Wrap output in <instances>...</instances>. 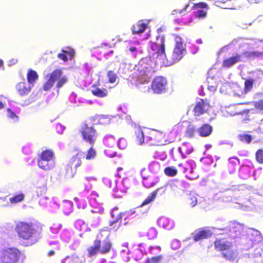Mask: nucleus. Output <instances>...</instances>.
<instances>
[{"label":"nucleus","instance_id":"14","mask_svg":"<svg viewBox=\"0 0 263 263\" xmlns=\"http://www.w3.org/2000/svg\"><path fill=\"white\" fill-rule=\"evenodd\" d=\"M241 55L238 53H234L232 56L224 59L222 62V67L223 68H230L236 64L241 62Z\"/></svg>","mask_w":263,"mask_h":263},{"label":"nucleus","instance_id":"62","mask_svg":"<svg viewBox=\"0 0 263 263\" xmlns=\"http://www.w3.org/2000/svg\"><path fill=\"white\" fill-rule=\"evenodd\" d=\"M157 248L159 249V251H160V250H161V248H160V247H157Z\"/></svg>","mask_w":263,"mask_h":263},{"label":"nucleus","instance_id":"61","mask_svg":"<svg viewBox=\"0 0 263 263\" xmlns=\"http://www.w3.org/2000/svg\"><path fill=\"white\" fill-rule=\"evenodd\" d=\"M122 170V168H121V167H119V168H118V171H119V170Z\"/></svg>","mask_w":263,"mask_h":263},{"label":"nucleus","instance_id":"15","mask_svg":"<svg viewBox=\"0 0 263 263\" xmlns=\"http://www.w3.org/2000/svg\"><path fill=\"white\" fill-rule=\"evenodd\" d=\"M148 23L144 20H139L132 27L133 34H141L147 28Z\"/></svg>","mask_w":263,"mask_h":263},{"label":"nucleus","instance_id":"31","mask_svg":"<svg viewBox=\"0 0 263 263\" xmlns=\"http://www.w3.org/2000/svg\"><path fill=\"white\" fill-rule=\"evenodd\" d=\"M161 188H158L156 190L152 192L142 202L141 206H144L145 205L148 204L153 201L154 199L156 198L158 191Z\"/></svg>","mask_w":263,"mask_h":263},{"label":"nucleus","instance_id":"50","mask_svg":"<svg viewBox=\"0 0 263 263\" xmlns=\"http://www.w3.org/2000/svg\"><path fill=\"white\" fill-rule=\"evenodd\" d=\"M254 106L257 109L263 110V99L255 102Z\"/></svg>","mask_w":263,"mask_h":263},{"label":"nucleus","instance_id":"20","mask_svg":"<svg viewBox=\"0 0 263 263\" xmlns=\"http://www.w3.org/2000/svg\"><path fill=\"white\" fill-rule=\"evenodd\" d=\"M239 160L237 158L233 157L229 159V162L226 165L228 172L232 174L235 173L238 167Z\"/></svg>","mask_w":263,"mask_h":263},{"label":"nucleus","instance_id":"2","mask_svg":"<svg viewBox=\"0 0 263 263\" xmlns=\"http://www.w3.org/2000/svg\"><path fill=\"white\" fill-rule=\"evenodd\" d=\"M15 230L18 237L26 241V246H30L39 241L37 235L41 232L42 227L35 223L18 221L16 224Z\"/></svg>","mask_w":263,"mask_h":263},{"label":"nucleus","instance_id":"60","mask_svg":"<svg viewBox=\"0 0 263 263\" xmlns=\"http://www.w3.org/2000/svg\"><path fill=\"white\" fill-rule=\"evenodd\" d=\"M181 149H182V147H179L178 150H179V151L180 153H182V151H181Z\"/></svg>","mask_w":263,"mask_h":263},{"label":"nucleus","instance_id":"29","mask_svg":"<svg viewBox=\"0 0 263 263\" xmlns=\"http://www.w3.org/2000/svg\"><path fill=\"white\" fill-rule=\"evenodd\" d=\"M92 94L98 98H104L107 96L108 90L105 88L101 89L98 87H95L91 91Z\"/></svg>","mask_w":263,"mask_h":263},{"label":"nucleus","instance_id":"33","mask_svg":"<svg viewBox=\"0 0 263 263\" xmlns=\"http://www.w3.org/2000/svg\"><path fill=\"white\" fill-rule=\"evenodd\" d=\"M25 195L23 193L16 194L9 198V201L11 204H15L24 200Z\"/></svg>","mask_w":263,"mask_h":263},{"label":"nucleus","instance_id":"41","mask_svg":"<svg viewBox=\"0 0 263 263\" xmlns=\"http://www.w3.org/2000/svg\"><path fill=\"white\" fill-rule=\"evenodd\" d=\"M142 178L143 180V184L146 187H151L153 186L156 183V182L154 181V180L151 177H142Z\"/></svg>","mask_w":263,"mask_h":263},{"label":"nucleus","instance_id":"46","mask_svg":"<svg viewBox=\"0 0 263 263\" xmlns=\"http://www.w3.org/2000/svg\"><path fill=\"white\" fill-rule=\"evenodd\" d=\"M162 258V255H158L157 256L148 258L146 260L145 263H159L161 261Z\"/></svg>","mask_w":263,"mask_h":263},{"label":"nucleus","instance_id":"7","mask_svg":"<svg viewBox=\"0 0 263 263\" xmlns=\"http://www.w3.org/2000/svg\"><path fill=\"white\" fill-rule=\"evenodd\" d=\"M54 153L51 150L43 151L39 157L37 164L39 167L44 170H50L54 167Z\"/></svg>","mask_w":263,"mask_h":263},{"label":"nucleus","instance_id":"11","mask_svg":"<svg viewBox=\"0 0 263 263\" xmlns=\"http://www.w3.org/2000/svg\"><path fill=\"white\" fill-rule=\"evenodd\" d=\"M175 40L176 43L173 52V62L180 60L183 57L182 54L184 50L182 39L180 36L176 35Z\"/></svg>","mask_w":263,"mask_h":263},{"label":"nucleus","instance_id":"51","mask_svg":"<svg viewBox=\"0 0 263 263\" xmlns=\"http://www.w3.org/2000/svg\"><path fill=\"white\" fill-rule=\"evenodd\" d=\"M261 54H262V53L257 51L250 52L248 53V57L250 58L258 57Z\"/></svg>","mask_w":263,"mask_h":263},{"label":"nucleus","instance_id":"1","mask_svg":"<svg viewBox=\"0 0 263 263\" xmlns=\"http://www.w3.org/2000/svg\"><path fill=\"white\" fill-rule=\"evenodd\" d=\"M175 132L171 131L168 133L156 130H148L144 133L139 127L135 128L134 140L138 145H142L144 142L152 145L164 144L163 142L171 143L175 140L173 135Z\"/></svg>","mask_w":263,"mask_h":263},{"label":"nucleus","instance_id":"3","mask_svg":"<svg viewBox=\"0 0 263 263\" xmlns=\"http://www.w3.org/2000/svg\"><path fill=\"white\" fill-rule=\"evenodd\" d=\"M48 79L43 85V89L45 91L49 90L56 82L55 87L59 89L65 85L68 82V78L63 75V72L61 68L54 69L49 74Z\"/></svg>","mask_w":263,"mask_h":263},{"label":"nucleus","instance_id":"13","mask_svg":"<svg viewBox=\"0 0 263 263\" xmlns=\"http://www.w3.org/2000/svg\"><path fill=\"white\" fill-rule=\"evenodd\" d=\"M193 10H196L195 15L199 18L204 17L207 14L208 6L205 2L194 3L192 6Z\"/></svg>","mask_w":263,"mask_h":263},{"label":"nucleus","instance_id":"59","mask_svg":"<svg viewBox=\"0 0 263 263\" xmlns=\"http://www.w3.org/2000/svg\"><path fill=\"white\" fill-rule=\"evenodd\" d=\"M248 1L249 2H256L258 1V0H248Z\"/></svg>","mask_w":263,"mask_h":263},{"label":"nucleus","instance_id":"47","mask_svg":"<svg viewBox=\"0 0 263 263\" xmlns=\"http://www.w3.org/2000/svg\"><path fill=\"white\" fill-rule=\"evenodd\" d=\"M195 131L196 129L194 127L189 126L185 131V135L188 138H192L194 136Z\"/></svg>","mask_w":263,"mask_h":263},{"label":"nucleus","instance_id":"54","mask_svg":"<svg viewBox=\"0 0 263 263\" xmlns=\"http://www.w3.org/2000/svg\"><path fill=\"white\" fill-rule=\"evenodd\" d=\"M54 254H55V252H54V251H53V250H50V251H49L48 252L47 255H48V256L50 257V256H51L54 255Z\"/></svg>","mask_w":263,"mask_h":263},{"label":"nucleus","instance_id":"45","mask_svg":"<svg viewBox=\"0 0 263 263\" xmlns=\"http://www.w3.org/2000/svg\"><path fill=\"white\" fill-rule=\"evenodd\" d=\"M63 263H79V258L75 256H67L63 260Z\"/></svg>","mask_w":263,"mask_h":263},{"label":"nucleus","instance_id":"58","mask_svg":"<svg viewBox=\"0 0 263 263\" xmlns=\"http://www.w3.org/2000/svg\"><path fill=\"white\" fill-rule=\"evenodd\" d=\"M4 107V105L0 101V109H2Z\"/></svg>","mask_w":263,"mask_h":263},{"label":"nucleus","instance_id":"9","mask_svg":"<svg viewBox=\"0 0 263 263\" xmlns=\"http://www.w3.org/2000/svg\"><path fill=\"white\" fill-rule=\"evenodd\" d=\"M166 85V80L162 76H158L153 80L151 84V88L154 93L161 94L165 92Z\"/></svg>","mask_w":263,"mask_h":263},{"label":"nucleus","instance_id":"26","mask_svg":"<svg viewBox=\"0 0 263 263\" xmlns=\"http://www.w3.org/2000/svg\"><path fill=\"white\" fill-rule=\"evenodd\" d=\"M61 210L65 215H69L73 211V203L71 201H65L61 205Z\"/></svg>","mask_w":263,"mask_h":263},{"label":"nucleus","instance_id":"36","mask_svg":"<svg viewBox=\"0 0 263 263\" xmlns=\"http://www.w3.org/2000/svg\"><path fill=\"white\" fill-rule=\"evenodd\" d=\"M62 52L63 53H60L58 54V57L65 62L68 61V58L65 53L69 54L71 57H73L74 54V51L72 49H71L69 51L62 50Z\"/></svg>","mask_w":263,"mask_h":263},{"label":"nucleus","instance_id":"27","mask_svg":"<svg viewBox=\"0 0 263 263\" xmlns=\"http://www.w3.org/2000/svg\"><path fill=\"white\" fill-rule=\"evenodd\" d=\"M38 78V74L35 70L29 69L28 71L27 74V80L30 84L33 85L35 81L37 80Z\"/></svg>","mask_w":263,"mask_h":263},{"label":"nucleus","instance_id":"18","mask_svg":"<svg viewBox=\"0 0 263 263\" xmlns=\"http://www.w3.org/2000/svg\"><path fill=\"white\" fill-rule=\"evenodd\" d=\"M31 87L25 82H21L17 84L16 89L21 96L27 95L31 91Z\"/></svg>","mask_w":263,"mask_h":263},{"label":"nucleus","instance_id":"8","mask_svg":"<svg viewBox=\"0 0 263 263\" xmlns=\"http://www.w3.org/2000/svg\"><path fill=\"white\" fill-rule=\"evenodd\" d=\"M215 249L218 251H227V253H222L223 257L228 259L233 257V251L231 250L232 243L224 238L217 239L214 243Z\"/></svg>","mask_w":263,"mask_h":263},{"label":"nucleus","instance_id":"48","mask_svg":"<svg viewBox=\"0 0 263 263\" xmlns=\"http://www.w3.org/2000/svg\"><path fill=\"white\" fill-rule=\"evenodd\" d=\"M108 225L109 226V229L110 231L113 230V231H117L118 229L120 228L121 226L119 225V224L114 222L112 223V221L110 220L108 222Z\"/></svg>","mask_w":263,"mask_h":263},{"label":"nucleus","instance_id":"30","mask_svg":"<svg viewBox=\"0 0 263 263\" xmlns=\"http://www.w3.org/2000/svg\"><path fill=\"white\" fill-rule=\"evenodd\" d=\"M243 230V226L237 222H233L230 226V231L235 233H241Z\"/></svg>","mask_w":263,"mask_h":263},{"label":"nucleus","instance_id":"6","mask_svg":"<svg viewBox=\"0 0 263 263\" xmlns=\"http://www.w3.org/2000/svg\"><path fill=\"white\" fill-rule=\"evenodd\" d=\"M21 255V252L17 248H8L2 250L0 261L2 263H17Z\"/></svg>","mask_w":263,"mask_h":263},{"label":"nucleus","instance_id":"34","mask_svg":"<svg viewBox=\"0 0 263 263\" xmlns=\"http://www.w3.org/2000/svg\"><path fill=\"white\" fill-rule=\"evenodd\" d=\"M186 203L191 207H194L197 203V199L195 194H189L187 195L186 199Z\"/></svg>","mask_w":263,"mask_h":263},{"label":"nucleus","instance_id":"23","mask_svg":"<svg viewBox=\"0 0 263 263\" xmlns=\"http://www.w3.org/2000/svg\"><path fill=\"white\" fill-rule=\"evenodd\" d=\"M213 130V127L208 124H203L198 129V132L199 136L202 137H206L209 136Z\"/></svg>","mask_w":263,"mask_h":263},{"label":"nucleus","instance_id":"5","mask_svg":"<svg viewBox=\"0 0 263 263\" xmlns=\"http://www.w3.org/2000/svg\"><path fill=\"white\" fill-rule=\"evenodd\" d=\"M80 133L83 140L93 146L96 142L97 132L93 126L85 122L81 125Z\"/></svg>","mask_w":263,"mask_h":263},{"label":"nucleus","instance_id":"42","mask_svg":"<svg viewBox=\"0 0 263 263\" xmlns=\"http://www.w3.org/2000/svg\"><path fill=\"white\" fill-rule=\"evenodd\" d=\"M47 191V185H43L36 188V194L38 197H42L46 195Z\"/></svg>","mask_w":263,"mask_h":263},{"label":"nucleus","instance_id":"56","mask_svg":"<svg viewBox=\"0 0 263 263\" xmlns=\"http://www.w3.org/2000/svg\"><path fill=\"white\" fill-rule=\"evenodd\" d=\"M181 22L183 23H190L191 22V18H189V20H181Z\"/></svg>","mask_w":263,"mask_h":263},{"label":"nucleus","instance_id":"4","mask_svg":"<svg viewBox=\"0 0 263 263\" xmlns=\"http://www.w3.org/2000/svg\"><path fill=\"white\" fill-rule=\"evenodd\" d=\"M156 39L160 40V42H153L150 45V48L153 51L152 56L154 59L161 60L163 63H164V60L166 58L165 36L159 35L156 36Z\"/></svg>","mask_w":263,"mask_h":263},{"label":"nucleus","instance_id":"43","mask_svg":"<svg viewBox=\"0 0 263 263\" xmlns=\"http://www.w3.org/2000/svg\"><path fill=\"white\" fill-rule=\"evenodd\" d=\"M255 159L260 164H263V149H259L255 153Z\"/></svg>","mask_w":263,"mask_h":263},{"label":"nucleus","instance_id":"52","mask_svg":"<svg viewBox=\"0 0 263 263\" xmlns=\"http://www.w3.org/2000/svg\"><path fill=\"white\" fill-rule=\"evenodd\" d=\"M7 111L8 112V117H10V118H14V117H16V116L15 115V113L14 112H13L11 109L10 108H8L7 109Z\"/></svg>","mask_w":263,"mask_h":263},{"label":"nucleus","instance_id":"35","mask_svg":"<svg viewBox=\"0 0 263 263\" xmlns=\"http://www.w3.org/2000/svg\"><path fill=\"white\" fill-rule=\"evenodd\" d=\"M239 140L244 143L250 144L252 140V136L247 134H242L238 136Z\"/></svg>","mask_w":263,"mask_h":263},{"label":"nucleus","instance_id":"44","mask_svg":"<svg viewBox=\"0 0 263 263\" xmlns=\"http://www.w3.org/2000/svg\"><path fill=\"white\" fill-rule=\"evenodd\" d=\"M107 76L108 78V81L110 83L116 82L118 78L117 74L112 70L108 71L107 72Z\"/></svg>","mask_w":263,"mask_h":263},{"label":"nucleus","instance_id":"25","mask_svg":"<svg viewBox=\"0 0 263 263\" xmlns=\"http://www.w3.org/2000/svg\"><path fill=\"white\" fill-rule=\"evenodd\" d=\"M256 81V80L250 77L245 79L243 88L245 93H247L253 89V84Z\"/></svg>","mask_w":263,"mask_h":263},{"label":"nucleus","instance_id":"38","mask_svg":"<svg viewBox=\"0 0 263 263\" xmlns=\"http://www.w3.org/2000/svg\"><path fill=\"white\" fill-rule=\"evenodd\" d=\"M104 153L106 156L109 157H113L116 154V146H105Z\"/></svg>","mask_w":263,"mask_h":263},{"label":"nucleus","instance_id":"49","mask_svg":"<svg viewBox=\"0 0 263 263\" xmlns=\"http://www.w3.org/2000/svg\"><path fill=\"white\" fill-rule=\"evenodd\" d=\"M127 145V141L123 138H121L119 140L118 146L121 149H124Z\"/></svg>","mask_w":263,"mask_h":263},{"label":"nucleus","instance_id":"57","mask_svg":"<svg viewBox=\"0 0 263 263\" xmlns=\"http://www.w3.org/2000/svg\"><path fill=\"white\" fill-rule=\"evenodd\" d=\"M4 65V62L2 60L0 59V68L3 66Z\"/></svg>","mask_w":263,"mask_h":263},{"label":"nucleus","instance_id":"10","mask_svg":"<svg viewBox=\"0 0 263 263\" xmlns=\"http://www.w3.org/2000/svg\"><path fill=\"white\" fill-rule=\"evenodd\" d=\"M211 106L209 101L206 100L200 99L197 102L193 109L195 116H200L208 112Z\"/></svg>","mask_w":263,"mask_h":263},{"label":"nucleus","instance_id":"28","mask_svg":"<svg viewBox=\"0 0 263 263\" xmlns=\"http://www.w3.org/2000/svg\"><path fill=\"white\" fill-rule=\"evenodd\" d=\"M78 169L73 167L69 163L66 165L65 169V176L68 178H73L76 174Z\"/></svg>","mask_w":263,"mask_h":263},{"label":"nucleus","instance_id":"19","mask_svg":"<svg viewBox=\"0 0 263 263\" xmlns=\"http://www.w3.org/2000/svg\"><path fill=\"white\" fill-rule=\"evenodd\" d=\"M158 223L159 227L167 230H171L174 228V222L166 217H161L159 218Z\"/></svg>","mask_w":263,"mask_h":263},{"label":"nucleus","instance_id":"39","mask_svg":"<svg viewBox=\"0 0 263 263\" xmlns=\"http://www.w3.org/2000/svg\"><path fill=\"white\" fill-rule=\"evenodd\" d=\"M157 234L158 232L156 229L154 227H152L147 230L146 236L149 239H153L157 237Z\"/></svg>","mask_w":263,"mask_h":263},{"label":"nucleus","instance_id":"53","mask_svg":"<svg viewBox=\"0 0 263 263\" xmlns=\"http://www.w3.org/2000/svg\"><path fill=\"white\" fill-rule=\"evenodd\" d=\"M189 5L190 3L187 4L182 10L179 11V13H181L183 11H186V9L189 6Z\"/></svg>","mask_w":263,"mask_h":263},{"label":"nucleus","instance_id":"12","mask_svg":"<svg viewBox=\"0 0 263 263\" xmlns=\"http://www.w3.org/2000/svg\"><path fill=\"white\" fill-rule=\"evenodd\" d=\"M212 236V232L207 228H200L196 230L193 234V240L197 242L200 240L210 238Z\"/></svg>","mask_w":263,"mask_h":263},{"label":"nucleus","instance_id":"32","mask_svg":"<svg viewBox=\"0 0 263 263\" xmlns=\"http://www.w3.org/2000/svg\"><path fill=\"white\" fill-rule=\"evenodd\" d=\"M103 142L105 146H115L116 143L115 137L111 135L105 136L103 139Z\"/></svg>","mask_w":263,"mask_h":263},{"label":"nucleus","instance_id":"24","mask_svg":"<svg viewBox=\"0 0 263 263\" xmlns=\"http://www.w3.org/2000/svg\"><path fill=\"white\" fill-rule=\"evenodd\" d=\"M112 244L110 240H104L103 241L102 244L100 243V254H106L109 253L111 250Z\"/></svg>","mask_w":263,"mask_h":263},{"label":"nucleus","instance_id":"37","mask_svg":"<svg viewBox=\"0 0 263 263\" xmlns=\"http://www.w3.org/2000/svg\"><path fill=\"white\" fill-rule=\"evenodd\" d=\"M96 155H97L96 150L92 147V146H91L87 151L86 154L85 156V159L86 160L93 159L96 157Z\"/></svg>","mask_w":263,"mask_h":263},{"label":"nucleus","instance_id":"40","mask_svg":"<svg viewBox=\"0 0 263 263\" xmlns=\"http://www.w3.org/2000/svg\"><path fill=\"white\" fill-rule=\"evenodd\" d=\"M165 174L169 177H174L177 174V170L174 167L168 166L164 169Z\"/></svg>","mask_w":263,"mask_h":263},{"label":"nucleus","instance_id":"17","mask_svg":"<svg viewBox=\"0 0 263 263\" xmlns=\"http://www.w3.org/2000/svg\"><path fill=\"white\" fill-rule=\"evenodd\" d=\"M84 153L79 151L76 155H73L70 159L69 163L78 170L82 164V159L84 158Z\"/></svg>","mask_w":263,"mask_h":263},{"label":"nucleus","instance_id":"21","mask_svg":"<svg viewBox=\"0 0 263 263\" xmlns=\"http://www.w3.org/2000/svg\"><path fill=\"white\" fill-rule=\"evenodd\" d=\"M100 243L101 240L96 239L93 242V245L87 248V256L88 257H92L96 254L100 253V250H99V248Z\"/></svg>","mask_w":263,"mask_h":263},{"label":"nucleus","instance_id":"22","mask_svg":"<svg viewBox=\"0 0 263 263\" xmlns=\"http://www.w3.org/2000/svg\"><path fill=\"white\" fill-rule=\"evenodd\" d=\"M111 216L112 217L111 220L112 223L115 222V223H118L121 226L122 223L121 220L125 216V214L124 213L119 212L117 208H115L111 211Z\"/></svg>","mask_w":263,"mask_h":263},{"label":"nucleus","instance_id":"16","mask_svg":"<svg viewBox=\"0 0 263 263\" xmlns=\"http://www.w3.org/2000/svg\"><path fill=\"white\" fill-rule=\"evenodd\" d=\"M237 0H215L217 6L224 9H235Z\"/></svg>","mask_w":263,"mask_h":263},{"label":"nucleus","instance_id":"55","mask_svg":"<svg viewBox=\"0 0 263 263\" xmlns=\"http://www.w3.org/2000/svg\"><path fill=\"white\" fill-rule=\"evenodd\" d=\"M129 50L131 52H134L137 50V48L136 47H131L129 48Z\"/></svg>","mask_w":263,"mask_h":263},{"label":"nucleus","instance_id":"63","mask_svg":"<svg viewBox=\"0 0 263 263\" xmlns=\"http://www.w3.org/2000/svg\"><path fill=\"white\" fill-rule=\"evenodd\" d=\"M44 198H45V199H48V198L46 197V196H45Z\"/></svg>","mask_w":263,"mask_h":263}]
</instances>
